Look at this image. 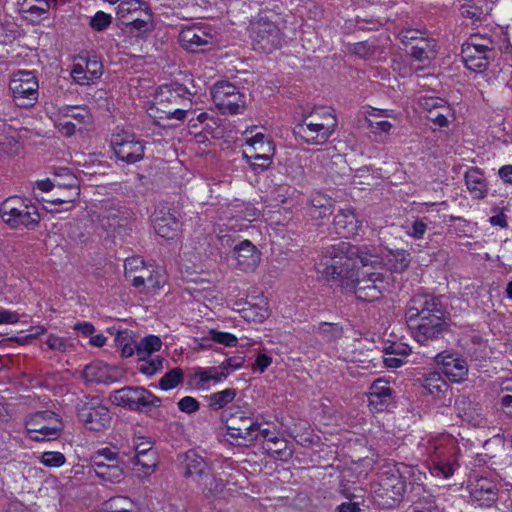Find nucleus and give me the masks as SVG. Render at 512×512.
Wrapping results in <instances>:
<instances>
[{
	"label": "nucleus",
	"instance_id": "f257e3e1",
	"mask_svg": "<svg viewBox=\"0 0 512 512\" xmlns=\"http://www.w3.org/2000/svg\"><path fill=\"white\" fill-rule=\"evenodd\" d=\"M358 263L372 268L385 266L376 248L356 247L342 242L329 247L322 258L323 273L346 292H351L363 301H376L390 290L388 276L380 272H362L359 277Z\"/></svg>",
	"mask_w": 512,
	"mask_h": 512
},
{
	"label": "nucleus",
	"instance_id": "f03ea898",
	"mask_svg": "<svg viewBox=\"0 0 512 512\" xmlns=\"http://www.w3.org/2000/svg\"><path fill=\"white\" fill-rule=\"evenodd\" d=\"M185 93L186 91L181 87L161 86L148 108L149 116L155 119L157 124H160L161 120L183 121L186 117V106L189 102Z\"/></svg>",
	"mask_w": 512,
	"mask_h": 512
},
{
	"label": "nucleus",
	"instance_id": "7ed1b4c3",
	"mask_svg": "<svg viewBox=\"0 0 512 512\" xmlns=\"http://www.w3.org/2000/svg\"><path fill=\"white\" fill-rule=\"evenodd\" d=\"M427 452L431 462V473L434 476L448 479L458 469L459 448L452 436L441 435L429 441Z\"/></svg>",
	"mask_w": 512,
	"mask_h": 512
},
{
	"label": "nucleus",
	"instance_id": "20e7f679",
	"mask_svg": "<svg viewBox=\"0 0 512 512\" xmlns=\"http://www.w3.org/2000/svg\"><path fill=\"white\" fill-rule=\"evenodd\" d=\"M337 127V117L332 109L323 108L307 116L296 126V134L312 145L324 144Z\"/></svg>",
	"mask_w": 512,
	"mask_h": 512
},
{
	"label": "nucleus",
	"instance_id": "39448f33",
	"mask_svg": "<svg viewBox=\"0 0 512 512\" xmlns=\"http://www.w3.org/2000/svg\"><path fill=\"white\" fill-rule=\"evenodd\" d=\"M477 39H469V41L462 47V59L467 69L475 72L478 75L477 83L482 85V81L488 85L493 84L498 80L494 76V71L486 72L490 59L494 56V46L491 40H486L485 43H477Z\"/></svg>",
	"mask_w": 512,
	"mask_h": 512
},
{
	"label": "nucleus",
	"instance_id": "423d86ee",
	"mask_svg": "<svg viewBox=\"0 0 512 512\" xmlns=\"http://www.w3.org/2000/svg\"><path fill=\"white\" fill-rule=\"evenodd\" d=\"M227 435L238 445L257 440L259 424L238 407H231L222 413Z\"/></svg>",
	"mask_w": 512,
	"mask_h": 512
},
{
	"label": "nucleus",
	"instance_id": "0eeeda50",
	"mask_svg": "<svg viewBox=\"0 0 512 512\" xmlns=\"http://www.w3.org/2000/svg\"><path fill=\"white\" fill-rule=\"evenodd\" d=\"M112 404L132 411L143 412L160 406L161 400L150 391L140 386H126L114 390L109 395Z\"/></svg>",
	"mask_w": 512,
	"mask_h": 512
},
{
	"label": "nucleus",
	"instance_id": "6e6552de",
	"mask_svg": "<svg viewBox=\"0 0 512 512\" xmlns=\"http://www.w3.org/2000/svg\"><path fill=\"white\" fill-rule=\"evenodd\" d=\"M124 274L134 287L145 286L151 291H157L166 282V277L161 271L147 266L139 256H132L125 260Z\"/></svg>",
	"mask_w": 512,
	"mask_h": 512
},
{
	"label": "nucleus",
	"instance_id": "1a4fd4ad",
	"mask_svg": "<svg viewBox=\"0 0 512 512\" xmlns=\"http://www.w3.org/2000/svg\"><path fill=\"white\" fill-rule=\"evenodd\" d=\"M63 427L60 416L48 410L30 415L25 422L27 434L32 440L38 442L57 439Z\"/></svg>",
	"mask_w": 512,
	"mask_h": 512
},
{
	"label": "nucleus",
	"instance_id": "9d476101",
	"mask_svg": "<svg viewBox=\"0 0 512 512\" xmlns=\"http://www.w3.org/2000/svg\"><path fill=\"white\" fill-rule=\"evenodd\" d=\"M255 129L256 126H252L244 131L245 135L250 136L246 138L243 155L247 159L261 161L259 164L251 163V167L255 171H258V169H260V171H264L271 164L275 147L269 136L260 132L253 134Z\"/></svg>",
	"mask_w": 512,
	"mask_h": 512
},
{
	"label": "nucleus",
	"instance_id": "9b49d317",
	"mask_svg": "<svg viewBox=\"0 0 512 512\" xmlns=\"http://www.w3.org/2000/svg\"><path fill=\"white\" fill-rule=\"evenodd\" d=\"M13 102L21 108L33 107L39 97V83L32 71L18 70L9 81Z\"/></svg>",
	"mask_w": 512,
	"mask_h": 512
},
{
	"label": "nucleus",
	"instance_id": "f8f14e48",
	"mask_svg": "<svg viewBox=\"0 0 512 512\" xmlns=\"http://www.w3.org/2000/svg\"><path fill=\"white\" fill-rule=\"evenodd\" d=\"M76 409L79 421L90 431L102 432L111 425L112 414L98 398L86 397L80 401Z\"/></svg>",
	"mask_w": 512,
	"mask_h": 512
},
{
	"label": "nucleus",
	"instance_id": "ddd939ff",
	"mask_svg": "<svg viewBox=\"0 0 512 512\" xmlns=\"http://www.w3.org/2000/svg\"><path fill=\"white\" fill-rule=\"evenodd\" d=\"M1 217L12 228L34 227L40 220L37 208L18 197L3 202Z\"/></svg>",
	"mask_w": 512,
	"mask_h": 512
},
{
	"label": "nucleus",
	"instance_id": "4468645a",
	"mask_svg": "<svg viewBox=\"0 0 512 512\" xmlns=\"http://www.w3.org/2000/svg\"><path fill=\"white\" fill-rule=\"evenodd\" d=\"M211 96L214 104L222 113H242L246 107L244 96L237 87L229 82H218L212 90Z\"/></svg>",
	"mask_w": 512,
	"mask_h": 512
},
{
	"label": "nucleus",
	"instance_id": "2eb2a0df",
	"mask_svg": "<svg viewBox=\"0 0 512 512\" xmlns=\"http://www.w3.org/2000/svg\"><path fill=\"white\" fill-rule=\"evenodd\" d=\"M111 147L116 157L127 164H134L142 160L145 153L143 143L127 132L114 134L111 139Z\"/></svg>",
	"mask_w": 512,
	"mask_h": 512
},
{
	"label": "nucleus",
	"instance_id": "dca6fc26",
	"mask_svg": "<svg viewBox=\"0 0 512 512\" xmlns=\"http://www.w3.org/2000/svg\"><path fill=\"white\" fill-rule=\"evenodd\" d=\"M445 315L441 303L430 295H416L414 296L406 310V317L408 322L413 325L417 319L423 317H434V315Z\"/></svg>",
	"mask_w": 512,
	"mask_h": 512
},
{
	"label": "nucleus",
	"instance_id": "f3484780",
	"mask_svg": "<svg viewBox=\"0 0 512 512\" xmlns=\"http://www.w3.org/2000/svg\"><path fill=\"white\" fill-rule=\"evenodd\" d=\"M233 258L236 262V269L245 273H251L260 264L261 252L251 241L243 240L234 246Z\"/></svg>",
	"mask_w": 512,
	"mask_h": 512
},
{
	"label": "nucleus",
	"instance_id": "a211bd4d",
	"mask_svg": "<svg viewBox=\"0 0 512 512\" xmlns=\"http://www.w3.org/2000/svg\"><path fill=\"white\" fill-rule=\"evenodd\" d=\"M414 337L418 342H426L437 338L447 327L445 315L436 314L434 317H423L417 324L411 325Z\"/></svg>",
	"mask_w": 512,
	"mask_h": 512
},
{
	"label": "nucleus",
	"instance_id": "6ab92c4d",
	"mask_svg": "<svg viewBox=\"0 0 512 512\" xmlns=\"http://www.w3.org/2000/svg\"><path fill=\"white\" fill-rule=\"evenodd\" d=\"M496 484L485 477L476 478L470 485V496L480 506H491L497 499Z\"/></svg>",
	"mask_w": 512,
	"mask_h": 512
},
{
	"label": "nucleus",
	"instance_id": "aec40b11",
	"mask_svg": "<svg viewBox=\"0 0 512 512\" xmlns=\"http://www.w3.org/2000/svg\"><path fill=\"white\" fill-rule=\"evenodd\" d=\"M333 225L338 234L345 237L357 235L362 227V221L357 216L353 207L340 209L335 215Z\"/></svg>",
	"mask_w": 512,
	"mask_h": 512
},
{
	"label": "nucleus",
	"instance_id": "412c9836",
	"mask_svg": "<svg viewBox=\"0 0 512 512\" xmlns=\"http://www.w3.org/2000/svg\"><path fill=\"white\" fill-rule=\"evenodd\" d=\"M179 42L185 49L198 52L201 47L212 43V36L201 27L189 26L180 31Z\"/></svg>",
	"mask_w": 512,
	"mask_h": 512
},
{
	"label": "nucleus",
	"instance_id": "4be33fe9",
	"mask_svg": "<svg viewBox=\"0 0 512 512\" xmlns=\"http://www.w3.org/2000/svg\"><path fill=\"white\" fill-rule=\"evenodd\" d=\"M102 75V64L97 59H87L82 63H75L71 76L80 85H88L99 79Z\"/></svg>",
	"mask_w": 512,
	"mask_h": 512
},
{
	"label": "nucleus",
	"instance_id": "5701e85b",
	"mask_svg": "<svg viewBox=\"0 0 512 512\" xmlns=\"http://www.w3.org/2000/svg\"><path fill=\"white\" fill-rule=\"evenodd\" d=\"M437 362L442 364L443 372L453 382H460L468 374V366L465 360L450 354H439Z\"/></svg>",
	"mask_w": 512,
	"mask_h": 512
},
{
	"label": "nucleus",
	"instance_id": "b1692460",
	"mask_svg": "<svg viewBox=\"0 0 512 512\" xmlns=\"http://www.w3.org/2000/svg\"><path fill=\"white\" fill-rule=\"evenodd\" d=\"M255 29L259 42H266L263 48H277L281 45V32L278 25L268 18L261 17L256 23Z\"/></svg>",
	"mask_w": 512,
	"mask_h": 512
},
{
	"label": "nucleus",
	"instance_id": "393cba45",
	"mask_svg": "<svg viewBox=\"0 0 512 512\" xmlns=\"http://www.w3.org/2000/svg\"><path fill=\"white\" fill-rule=\"evenodd\" d=\"M64 179H57L55 184L58 188H66L68 190V196L65 199L52 198L47 200L52 205L64 204L67 205L64 210H70L73 207V202L78 198L80 194V186L78 179L71 173L67 172L63 175Z\"/></svg>",
	"mask_w": 512,
	"mask_h": 512
},
{
	"label": "nucleus",
	"instance_id": "a878e982",
	"mask_svg": "<svg viewBox=\"0 0 512 512\" xmlns=\"http://www.w3.org/2000/svg\"><path fill=\"white\" fill-rule=\"evenodd\" d=\"M185 476L192 478L198 483L211 470L209 464L204 458L196 454L194 451H188L184 456Z\"/></svg>",
	"mask_w": 512,
	"mask_h": 512
},
{
	"label": "nucleus",
	"instance_id": "bb28decb",
	"mask_svg": "<svg viewBox=\"0 0 512 512\" xmlns=\"http://www.w3.org/2000/svg\"><path fill=\"white\" fill-rule=\"evenodd\" d=\"M234 309L249 322L262 323L269 316L268 304L265 300L261 303L235 302Z\"/></svg>",
	"mask_w": 512,
	"mask_h": 512
},
{
	"label": "nucleus",
	"instance_id": "cd10ccee",
	"mask_svg": "<svg viewBox=\"0 0 512 512\" xmlns=\"http://www.w3.org/2000/svg\"><path fill=\"white\" fill-rule=\"evenodd\" d=\"M259 433L266 440V450L275 458L284 459L291 457V451L287 448V442L284 438L279 437L277 431L270 429H260Z\"/></svg>",
	"mask_w": 512,
	"mask_h": 512
},
{
	"label": "nucleus",
	"instance_id": "c85d7f7f",
	"mask_svg": "<svg viewBox=\"0 0 512 512\" xmlns=\"http://www.w3.org/2000/svg\"><path fill=\"white\" fill-rule=\"evenodd\" d=\"M465 183L474 199H484L488 193L487 183L479 168H471L465 173Z\"/></svg>",
	"mask_w": 512,
	"mask_h": 512
},
{
	"label": "nucleus",
	"instance_id": "c756f323",
	"mask_svg": "<svg viewBox=\"0 0 512 512\" xmlns=\"http://www.w3.org/2000/svg\"><path fill=\"white\" fill-rule=\"evenodd\" d=\"M456 410L458 415L466 422L480 426L484 419L481 416L480 408L478 404L472 403L466 397H459L455 402Z\"/></svg>",
	"mask_w": 512,
	"mask_h": 512
},
{
	"label": "nucleus",
	"instance_id": "7c9ffc66",
	"mask_svg": "<svg viewBox=\"0 0 512 512\" xmlns=\"http://www.w3.org/2000/svg\"><path fill=\"white\" fill-rule=\"evenodd\" d=\"M123 462L106 464L103 461H95V474L103 481L117 484L124 479Z\"/></svg>",
	"mask_w": 512,
	"mask_h": 512
},
{
	"label": "nucleus",
	"instance_id": "2f4dec72",
	"mask_svg": "<svg viewBox=\"0 0 512 512\" xmlns=\"http://www.w3.org/2000/svg\"><path fill=\"white\" fill-rule=\"evenodd\" d=\"M391 388L389 383L384 379L375 380L369 390V405L375 410H380L391 397Z\"/></svg>",
	"mask_w": 512,
	"mask_h": 512
},
{
	"label": "nucleus",
	"instance_id": "473e14b6",
	"mask_svg": "<svg viewBox=\"0 0 512 512\" xmlns=\"http://www.w3.org/2000/svg\"><path fill=\"white\" fill-rule=\"evenodd\" d=\"M436 54V42L424 37H421L411 49L412 57L420 62H429L436 57Z\"/></svg>",
	"mask_w": 512,
	"mask_h": 512
},
{
	"label": "nucleus",
	"instance_id": "72a5a7b5",
	"mask_svg": "<svg viewBox=\"0 0 512 512\" xmlns=\"http://www.w3.org/2000/svg\"><path fill=\"white\" fill-rule=\"evenodd\" d=\"M411 254L404 249L389 250L385 263L389 265V269L394 273L405 272L411 264Z\"/></svg>",
	"mask_w": 512,
	"mask_h": 512
},
{
	"label": "nucleus",
	"instance_id": "f704fd0d",
	"mask_svg": "<svg viewBox=\"0 0 512 512\" xmlns=\"http://www.w3.org/2000/svg\"><path fill=\"white\" fill-rule=\"evenodd\" d=\"M197 484L205 497L220 496L226 487L223 479L212 473L211 470Z\"/></svg>",
	"mask_w": 512,
	"mask_h": 512
},
{
	"label": "nucleus",
	"instance_id": "c9c22d12",
	"mask_svg": "<svg viewBox=\"0 0 512 512\" xmlns=\"http://www.w3.org/2000/svg\"><path fill=\"white\" fill-rule=\"evenodd\" d=\"M111 368L101 362L87 365L83 370V377L89 382L106 383L112 381Z\"/></svg>",
	"mask_w": 512,
	"mask_h": 512
},
{
	"label": "nucleus",
	"instance_id": "e433bc0d",
	"mask_svg": "<svg viewBox=\"0 0 512 512\" xmlns=\"http://www.w3.org/2000/svg\"><path fill=\"white\" fill-rule=\"evenodd\" d=\"M154 228L156 233L162 238L172 239L177 236L180 230V225L174 216L168 214L155 219Z\"/></svg>",
	"mask_w": 512,
	"mask_h": 512
},
{
	"label": "nucleus",
	"instance_id": "4c0bfd02",
	"mask_svg": "<svg viewBox=\"0 0 512 512\" xmlns=\"http://www.w3.org/2000/svg\"><path fill=\"white\" fill-rule=\"evenodd\" d=\"M145 3L142 0H125L122 1L117 7V18L124 25L128 23L133 17L141 15L145 10L143 6Z\"/></svg>",
	"mask_w": 512,
	"mask_h": 512
},
{
	"label": "nucleus",
	"instance_id": "58836bf2",
	"mask_svg": "<svg viewBox=\"0 0 512 512\" xmlns=\"http://www.w3.org/2000/svg\"><path fill=\"white\" fill-rule=\"evenodd\" d=\"M311 206L312 215L321 219L329 217L334 208L333 200L321 193H315L312 195Z\"/></svg>",
	"mask_w": 512,
	"mask_h": 512
},
{
	"label": "nucleus",
	"instance_id": "ea45409f",
	"mask_svg": "<svg viewBox=\"0 0 512 512\" xmlns=\"http://www.w3.org/2000/svg\"><path fill=\"white\" fill-rule=\"evenodd\" d=\"M161 347V339L158 336L149 335L136 344V355L138 359H144V357L152 356V353L159 351Z\"/></svg>",
	"mask_w": 512,
	"mask_h": 512
},
{
	"label": "nucleus",
	"instance_id": "a19ab883",
	"mask_svg": "<svg viewBox=\"0 0 512 512\" xmlns=\"http://www.w3.org/2000/svg\"><path fill=\"white\" fill-rule=\"evenodd\" d=\"M423 387L429 394L440 397L447 391L448 384L439 373L431 372L424 378Z\"/></svg>",
	"mask_w": 512,
	"mask_h": 512
},
{
	"label": "nucleus",
	"instance_id": "79ce46f5",
	"mask_svg": "<svg viewBox=\"0 0 512 512\" xmlns=\"http://www.w3.org/2000/svg\"><path fill=\"white\" fill-rule=\"evenodd\" d=\"M21 148V143L16 131L0 135V154L15 156L20 153Z\"/></svg>",
	"mask_w": 512,
	"mask_h": 512
},
{
	"label": "nucleus",
	"instance_id": "37998d69",
	"mask_svg": "<svg viewBox=\"0 0 512 512\" xmlns=\"http://www.w3.org/2000/svg\"><path fill=\"white\" fill-rule=\"evenodd\" d=\"M131 462L141 468L142 474L139 476L143 477H148L153 474L158 465L156 452H148L143 456H133Z\"/></svg>",
	"mask_w": 512,
	"mask_h": 512
},
{
	"label": "nucleus",
	"instance_id": "c03bdc74",
	"mask_svg": "<svg viewBox=\"0 0 512 512\" xmlns=\"http://www.w3.org/2000/svg\"><path fill=\"white\" fill-rule=\"evenodd\" d=\"M134 503L125 496L112 497L107 500L101 512H133Z\"/></svg>",
	"mask_w": 512,
	"mask_h": 512
},
{
	"label": "nucleus",
	"instance_id": "a18cd8bd",
	"mask_svg": "<svg viewBox=\"0 0 512 512\" xmlns=\"http://www.w3.org/2000/svg\"><path fill=\"white\" fill-rule=\"evenodd\" d=\"M163 363L164 358L159 355L144 357L139 359L138 371L143 375L153 376L164 368Z\"/></svg>",
	"mask_w": 512,
	"mask_h": 512
},
{
	"label": "nucleus",
	"instance_id": "49530a36",
	"mask_svg": "<svg viewBox=\"0 0 512 512\" xmlns=\"http://www.w3.org/2000/svg\"><path fill=\"white\" fill-rule=\"evenodd\" d=\"M236 397V391L228 388L219 392L212 393L209 396V407L213 410H219L232 402Z\"/></svg>",
	"mask_w": 512,
	"mask_h": 512
},
{
	"label": "nucleus",
	"instance_id": "de8ad7c7",
	"mask_svg": "<svg viewBox=\"0 0 512 512\" xmlns=\"http://www.w3.org/2000/svg\"><path fill=\"white\" fill-rule=\"evenodd\" d=\"M60 114L67 120L74 121L77 125L89 123L91 116L85 108L65 107L60 110Z\"/></svg>",
	"mask_w": 512,
	"mask_h": 512
},
{
	"label": "nucleus",
	"instance_id": "09e8293b",
	"mask_svg": "<svg viewBox=\"0 0 512 512\" xmlns=\"http://www.w3.org/2000/svg\"><path fill=\"white\" fill-rule=\"evenodd\" d=\"M183 380V371L181 368H174L167 372L159 381V387L162 390H171L177 387Z\"/></svg>",
	"mask_w": 512,
	"mask_h": 512
},
{
	"label": "nucleus",
	"instance_id": "8fccbe9b",
	"mask_svg": "<svg viewBox=\"0 0 512 512\" xmlns=\"http://www.w3.org/2000/svg\"><path fill=\"white\" fill-rule=\"evenodd\" d=\"M115 342L117 346L121 349V353L123 357H130L136 353V344H133V341L128 332L118 333Z\"/></svg>",
	"mask_w": 512,
	"mask_h": 512
},
{
	"label": "nucleus",
	"instance_id": "3c124183",
	"mask_svg": "<svg viewBox=\"0 0 512 512\" xmlns=\"http://www.w3.org/2000/svg\"><path fill=\"white\" fill-rule=\"evenodd\" d=\"M40 461L46 467L57 468L65 464L66 458L61 452L47 451L42 453Z\"/></svg>",
	"mask_w": 512,
	"mask_h": 512
},
{
	"label": "nucleus",
	"instance_id": "603ef678",
	"mask_svg": "<svg viewBox=\"0 0 512 512\" xmlns=\"http://www.w3.org/2000/svg\"><path fill=\"white\" fill-rule=\"evenodd\" d=\"M124 25L132 27L138 32H146L151 28V15L144 10L141 15L133 17Z\"/></svg>",
	"mask_w": 512,
	"mask_h": 512
},
{
	"label": "nucleus",
	"instance_id": "864d4df0",
	"mask_svg": "<svg viewBox=\"0 0 512 512\" xmlns=\"http://www.w3.org/2000/svg\"><path fill=\"white\" fill-rule=\"evenodd\" d=\"M194 298L197 301H202L207 307H213L220 304V299L214 290L208 289L203 291H196Z\"/></svg>",
	"mask_w": 512,
	"mask_h": 512
},
{
	"label": "nucleus",
	"instance_id": "5fc2aeb1",
	"mask_svg": "<svg viewBox=\"0 0 512 512\" xmlns=\"http://www.w3.org/2000/svg\"><path fill=\"white\" fill-rule=\"evenodd\" d=\"M103 457L105 460L114 463L121 462L119 458V453L112 450L111 448L105 447L98 449L92 456L93 466L95 467V461H101L100 458Z\"/></svg>",
	"mask_w": 512,
	"mask_h": 512
},
{
	"label": "nucleus",
	"instance_id": "6e6d98bb",
	"mask_svg": "<svg viewBox=\"0 0 512 512\" xmlns=\"http://www.w3.org/2000/svg\"><path fill=\"white\" fill-rule=\"evenodd\" d=\"M209 334L212 340L225 346L233 347L237 344V338L230 333L212 329Z\"/></svg>",
	"mask_w": 512,
	"mask_h": 512
},
{
	"label": "nucleus",
	"instance_id": "4d7b16f0",
	"mask_svg": "<svg viewBox=\"0 0 512 512\" xmlns=\"http://www.w3.org/2000/svg\"><path fill=\"white\" fill-rule=\"evenodd\" d=\"M111 20H112V17L109 14H107L103 11H98L94 15V17H92V19L90 21V25L93 29H95L97 31H102L110 25Z\"/></svg>",
	"mask_w": 512,
	"mask_h": 512
},
{
	"label": "nucleus",
	"instance_id": "13d9d810",
	"mask_svg": "<svg viewBox=\"0 0 512 512\" xmlns=\"http://www.w3.org/2000/svg\"><path fill=\"white\" fill-rule=\"evenodd\" d=\"M461 15L464 18L471 20H481L484 16L483 9L476 4H466L463 5L460 9Z\"/></svg>",
	"mask_w": 512,
	"mask_h": 512
},
{
	"label": "nucleus",
	"instance_id": "bf43d9fd",
	"mask_svg": "<svg viewBox=\"0 0 512 512\" xmlns=\"http://www.w3.org/2000/svg\"><path fill=\"white\" fill-rule=\"evenodd\" d=\"M178 408L180 411L185 413H194L199 410L200 404L198 400L191 396H185L182 399H180L177 403Z\"/></svg>",
	"mask_w": 512,
	"mask_h": 512
},
{
	"label": "nucleus",
	"instance_id": "052dcab7",
	"mask_svg": "<svg viewBox=\"0 0 512 512\" xmlns=\"http://www.w3.org/2000/svg\"><path fill=\"white\" fill-rule=\"evenodd\" d=\"M46 343L51 350H56L59 352L67 351L70 346L67 340L53 334L49 335Z\"/></svg>",
	"mask_w": 512,
	"mask_h": 512
},
{
	"label": "nucleus",
	"instance_id": "680f3d73",
	"mask_svg": "<svg viewBox=\"0 0 512 512\" xmlns=\"http://www.w3.org/2000/svg\"><path fill=\"white\" fill-rule=\"evenodd\" d=\"M55 126L62 135L67 137L73 135L77 128V124L74 121L67 120L66 118L59 119Z\"/></svg>",
	"mask_w": 512,
	"mask_h": 512
},
{
	"label": "nucleus",
	"instance_id": "e2e57ef3",
	"mask_svg": "<svg viewBox=\"0 0 512 512\" xmlns=\"http://www.w3.org/2000/svg\"><path fill=\"white\" fill-rule=\"evenodd\" d=\"M421 105L423 106V108L428 110L430 114H432L438 108L447 110V107L445 106V101L440 98H423L421 101Z\"/></svg>",
	"mask_w": 512,
	"mask_h": 512
},
{
	"label": "nucleus",
	"instance_id": "0e129e2a",
	"mask_svg": "<svg viewBox=\"0 0 512 512\" xmlns=\"http://www.w3.org/2000/svg\"><path fill=\"white\" fill-rule=\"evenodd\" d=\"M50 8V3L45 2V6L29 5L23 12L30 17L31 20L38 19L42 15L46 14Z\"/></svg>",
	"mask_w": 512,
	"mask_h": 512
},
{
	"label": "nucleus",
	"instance_id": "69168bd1",
	"mask_svg": "<svg viewBox=\"0 0 512 512\" xmlns=\"http://www.w3.org/2000/svg\"><path fill=\"white\" fill-rule=\"evenodd\" d=\"M410 352H411V349L407 345L402 344V343H399V344L393 343L385 349V353L394 355L396 357H402V358L407 357L410 354Z\"/></svg>",
	"mask_w": 512,
	"mask_h": 512
},
{
	"label": "nucleus",
	"instance_id": "338daca9",
	"mask_svg": "<svg viewBox=\"0 0 512 512\" xmlns=\"http://www.w3.org/2000/svg\"><path fill=\"white\" fill-rule=\"evenodd\" d=\"M392 127V123L385 120L369 122V128L374 134H388Z\"/></svg>",
	"mask_w": 512,
	"mask_h": 512
},
{
	"label": "nucleus",
	"instance_id": "774afa93",
	"mask_svg": "<svg viewBox=\"0 0 512 512\" xmlns=\"http://www.w3.org/2000/svg\"><path fill=\"white\" fill-rule=\"evenodd\" d=\"M427 225L422 220H416L407 234L414 239H421L426 233Z\"/></svg>",
	"mask_w": 512,
	"mask_h": 512
}]
</instances>
